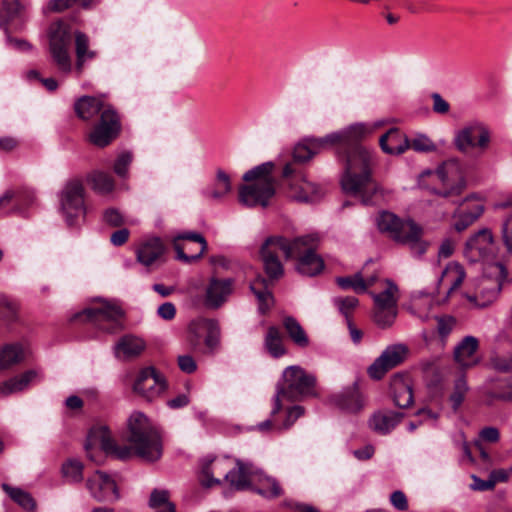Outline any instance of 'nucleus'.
I'll list each match as a JSON object with an SVG mask.
<instances>
[{
  "label": "nucleus",
  "mask_w": 512,
  "mask_h": 512,
  "mask_svg": "<svg viewBox=\"0 0 512 512\" xmlns=\"http://www.w3.org/2000/svg\"><path fill=\"white\" fill-rule=\"evenodd\" d=\"M423 175H435L443 183V188L434 192L444 198L459 196L465 188L461 165L455 159L443 162L435 171L426 170Z\"/></svg>",
  "instance_id": "6e6552de"
},
{
  "label": "nucleus",
  "mask_w": 512,
  "mask_h": 512,
  "mask_svg": "<svg viewBox=\"0 0 512 512\" xmlns=\"http://www.w3.org/2000/svg\"><path fill=\"white\" fill-rule=\"evenodd\" d=\"M41 380L42 375L38 370H27L20 375L14 376L0 383V396H7L22 392L28 389L31 385L39 383Z\"/></svg>",
  "instance_id": "5701e85b"
},
{
  "label": "nucleus",
  "mask_w": 512,
  "mask_h": 512,
  "mask_svg": "<svg viewBox=\"0 0 512 512\" xmlns=\"http://www.w3.org/2000/svg\"><path fill=\"white\" fill-rule=\"evenodd\" d=\"M230 177L223 171L218 170L215 183L207 187L203 194L210 199L220 200L231 191Z\"/></svg>",
  "instance_id": "e433bc0d"
},
{
  "label": "nucleus",
  "mask_w": 512,
  "mask_h": 512,
  "mask_svg": "<svg viewBox=\"0 0 512 512\" xmlns=\"http://www.w3.org/2000/svg\"><path fill=\"white\" fill-rule=\"evenodd\" d=\"M469 387L465 377L462 375L458 377L454 382V390L450 395V402L453 409L456 411L464 401L465 395Z\"/></svg>",
  "instance_id": "603ef678"
},
{
  "label": "nucleus",
  "mask_w": 512,
  "mask_h": 512,
  "mask_svg": "<svg viewBox=\"0 0 512 512\" xmlns=\"http://www.w3.org/2000/svg\"><path fill=\"white\" fill-rule=\"evenodd\" d=\"M408 355V347L397 343L387 346L379 357L368 367L370 378L380 380L391 369L400 365Z\"/></svg>",
  "instance_id": "ddd939ff"
},
{
  "label": "nucleus",
  "mask_w": 512,
  "mask_h": 512,
  "mask_svg": "<svg viewBox=\"0 0 512 512\" xmlns=\"http://www.w3.org/2000/svg\"><path fill=\"white\" fill-rule=\"evenodd\" d=\"M251 490L267 499L277 498L283 494V489L277 479L264 475L258 470Z\"/></svg>",
  "instance_id": "c756f323"
},
{
  "label": "nucleus",
  "mask_w": 512,
  "mask_h": 512,
  "mask_svg": "<svg viewBox=\"0 0 512 512\" xmlns=\"http://www.w3.org/2000/svg\"><path fill=\"white\" fill-rule=\"evenodd\" d=\"M103 221L111 227H120L125 223L124 216L116 208H108L103 213Z\"/></svg>",
  "instance_id": "e2e57ef3"
},
{
  "label": "nucleus",
  "mask_w": 512,
  "mask_h": 512,
  "mask_svg": "<svg viewBox=\"0 0 512 512\" xmlns=\"http://www.w3.org/2000/svg\"><path fill=\"white\" fill-rule=\"evenodd\" d=\"M131 162H132V154L130 152L121 153L117 157V159L114 163V166H113L114 172L119 177H126Z\"/></svg>",
  "instance_id": "680f3d73"
},
{
  "label": "nucleus",
  "mask_w": 512,
  "mask_h": 512,
  "mask_svg": "<svg viewBox=\"0 0 512 512\" xmlns=\"http://www.w3.org/2000/svg\"><path fill=\"white\" fill-rule=\"evenodd\" d=\"M256 472L257 469L251 463L237 460L236 468H229L226 474V481L231 489L236 491L251 489Z\"/></svg>",
  "instance_id": "4be33fe9"
},
{
  "label": "nucleus",
  "mask_w": 512,
  "mask_h": 512,
  "mask_svg": "<svg viewBox=\"0 0 512 512\" xmlns=\"http://www.w3.org/2000/svg\"><path fill=\"white\" fill-rule=\"evenodd\" d=\"M233 284L234 281L231 278H211L205 290V306L209 309L220 308L232 294Z\"/></svg>",
  "instance_id": "6ab92c4d"
},
{
  "label": "nucleus",
  "mask_w": 512,
  "mask_h": 512,
  "mask_svg": "<svg viewBox=\"0 0 512 512\" xmlns=\"http://www.w3.org/2000/svg\"><path fill=\"white\" fill-rule=\"evenodd\" d=\"M17 305L0 294V319L12 323L17 319Z\"/></svg>",
  "instance_id": "5fc2aeb1"
},
{
  "label": "nucleus",
  "mask_w": 512,
  "mask_h": 512,
  "mask_svg": "<svg viewBox=\"0 0 512 512\" xmlns=\"http://www.w3.org/2000/svg\"><path fill=\"white\" fill-rule=\"evenodd\" d=\"M283 177L289 179L291 197L297 201L314 202L323 195V190L317 184L308 181L294 163H287L284 166Z\"/></svg>",
  "instance_id": "9b49d317"
},
{
  "label": "nucleus",
  "mask_w": 512,
  "mask_h": 512,
  "mask_svg": "<svg viewBox=\"0 0 512 512\" xmlns=\"http://www.w3.org/2000/svg\"><path fill=\"white\" fill-rule=\"evenodd\" d=\"M329 403L342 412L356 414L365 406V399L355 382L329 397Z\"/></svg>",
  "instance_id": "dca6fc26"
},
{
  "label": "nucleus",
  "mask_w": 512,
  "mask_h": 512,
  "mask_svg": "<svg viewBox=\"0 0 512 512\" xmlns=\"http://www.w3.org/2000/svg\"><path fill=\"white\" fill-rule=\"evenodd\" d=\"M283 326L295 345L300 348H306L309 345V338L305 330L295 318L291 316L285 317Z\"/></svg>",
  "instance_id": "a19ab883"
},
{
  "label": "nucleus",
  "mask_w": 512,
  "mask_h": 512,
  "mask_svg": "<svg viewBox=\"0 0 512 512\" xmlns=\"http://www.w3.org/2000/svg\"><path fill=\"white\" fill-rule=\"evenodd\" d=\"M60 212L68 226H74L86 216L85 187L80 179L67 181L59 193Z\"/></svg>",
  "instance_id": "39448f33"
},
{
  "label": "nucleus",
  "mask_w": 512,
  "mask_h": 512,
  "mask_svg": "<svg viewBox=\"0 0 512 512\" xmlns=\"http://www.w3.org/2000/svg\"><path fill=\"white\" fill-rule=\"evenodd\" d=\"M406 230V234L399 243L407 244L415 257H421L428 248V242L422 240V228L414 223L413 225H406Z\"/></svg>",
  "instance_id": "473e14b6"
},
{
  "label": "nucleus",
  "mask_w": 512,
  "mask_h": 512,
  "mask_svg": "<svg viewBox=\"0 0 512 512\" xmlns=\"http://www.w3.org/2000/svg\"><path fill=\"white\" fill-rule=\"evenodd\" d=\"M164 253V245L160 238L153 237L144 241L137 250V260L144 266H150Z\"/></svg>",
  "instance_id": "7c9ffc66"
},
{
  "label": "nucleus",
  "mask_w": 512,
  "mask_h": 512,
  "mask_svg": "<svg viewBox=\"0 0 512 512\" xmlns=\"http://www.w3.org/2000/svg\"><path fill=\"white\" fill-rule=\"evenodd\" d=\"M501 233L507 251L512 254V213L504 220Z\"/></svg>",
  "instance_id": "0e129e2a"
},
{
  "label": "nucleus",
  "mask_w": 512,
  "mask_h": 512,
  "mask_svg": "<svg viewBox=\"0 0 512 512\" xmlns=\"http://www.w3.org/2000/svg\"><path fill=\"white\" fill-rule=\"evenodd\" d=\"M25 359V350L20 344H8L0 350V369H7Z\"/></svg>",
  "instance_id": "ea45409f"
},
{
  "label": "nucleus",
  "mask_w": 512,
  "mask_h": 512,
  "mask_svg": "<svg viewBox=\"0 0 512 512\" xmlns=\"http://www.w3.org/2000/svg\"><path fill=\"white\" fill-rule=\"evenodd\" d=\"M267 287V280L264 278H258L250 284V289L258 300V309L261 314H265L273 305V296Z\"/></svg>",
  "instance_id": "4c0bfd02"
},
{
  "label": "nucleus",
  "mask_w": 512,
  "mask_h": 512,
  "mask_svg": "<svg viewBox=\"0 0 512 512\" xmlns=\"http://www.w3.org/2000/svg\"><path fill=\"white\" fill-rule=\"evenodd\" d=\"M292 258L297 257V270L305 276H315L324 269L323 259L316 254L317 238L312 235L289 240Z\"/></svg>",
  "instance_id": "423d86ee"
},
{
  "label": "nucleus",
  "mask_w": 512,
  "mask_h": 512,
  "mask_svg": "<svg viewBox=\"0 0 512 512\" xmlns=\"http://www.w3.org/2000/svg\"><path fill=\"white\" fill-rule=\"evenodd\" d=\"M465 277L466 273L463 266L457 262H452L449 263L442 272L439 282L446 280L450 283V287L448 289V293L450 294L463 283Z\"/></svg>",
  "instance_id": "37998d69"
},
{
  "label": "nucleus",
  "mask_w": 512,
  "mask_h": 512,
  "mask_svg": "<svg viewBox=\"0 0 512 512\" xmlns=\"http://www.w3.org/2000/svg\"><path fill=\"white\" fill-rule=\"evenodd\" d=\"M283 383L277 386L276 394L273 398L272 415H276L282 409L281 401H301L308 397H315L316 376L307 372L298 365L288 366L282 373Z\"/></svg>",
  "instance_id": "7ed1b4c3"
},
{
  "label": "nucleus",
  "mask_w": 512,
  "mask_h": 512,
  "mask_svg": "<svg viewBox=\"0 0 512 512\" xmlns=\"http://www.w3.org/2000/svg\"><path fill=\"white\" fill-rule=\"evenodd\" d=\"M87 180L92 190L101 195L109 194L115 188L113 177L103 171H93L88 175Z\"/></svg>",
  "instance_id": "58836bf2"
},
{
  "label": "nucleus",
  "mask_w": 512,
  "mask_h": 512,
  "mask_svg": "<svg viewBox=\"0 0 512 512\" xmlns=\"http://www.w3.org/2000/svg\"><path fill=\"white\" fill-rule=\"evenodd\" d=\"M383 290L381 292H369L374 301V306L397 307L399 300L398 286L390 279L380 281Z\"/></svg>",
  "instance_id": "2f4dec72"
},
{
  "label": "nucleus",
  "mask_w": 512,
  "mask_h": 512,
  "mask_svg": "<svg viewBox=\"0 0 512 512\" xmlns=\"http://www.w3.org/2000/svg\"><path fill=\"white\" fill-rule=\"evenodd\" d=\"M412 220H401L395 214L383 211L377 217V226L381 232H386L389 236L399 242L406 234V225H413Z\"/></svg>",
  "instance_id": "a878e982"
},
{
  "label": "nucleus",
  "mask_w": 512,
  "mask_h": 512,
  "mask_svg": "<svg viewBox=\"0 0 512 512\" xmlns=\"http://www.w3.org/2000/svg\"><path fill=\"white\" fill-rule=\"evenodd\" d=\"M334 304L339 309L340 313L346 318L351 319V314L354 309L358 306L359 301L354 296L338 297L334 299Z\"/></svg>",
  "instance_id": "6e6d98bb"
},
{
  "label": "nucleus",
  "mask_w": 512,
  "mask_h": 512,
  "mask_svg": "<svg viewBox=\"0 0 512 512\" xmlns=\"http://www.w3.org/2000/svg\"><path fill=\"white\" fill-rule=\"evenodd\" d=\"M464 205L466 206L463 208V210L469 213V215L476 220L482 216L485 210L484 204L481 201L474 199L473 197H467L463 199L460 203V206Z\"/></svg>",
  "instance_id": "bf43d9fd"
},
{
  "label": "nucleus",
  "mask_w": 512,
  "mask_h": 512,
  "mask_svg": "<svg viewBox=\"0 0 512 512\" xmlns=\"http://www.w3.org/2000/svg\"><path fill=\"white\" fill-rule=\"evenodd\" d=\"M495 252V242L492 231L482 228L472 234L465 243L464 255L471 263L489 262Z\"/></svg>",
  "instance_id": "f8f14e48"
},
{
  "label": "nucleus",
  "mask_w": 512,
  "mask_h": 512,
  "mask_svg": "<svg viewBox=\"0 0 512 512\" xmlns=\"http://www.w3.org/2000/svg\"><path fill=\"white\" fill-rule=\"evenodd\" d=\"M433 303L434 298L430 294L419 292L412 297L409 310L422 321H427L430 318L429 311L433 307Z\"/></svg>",
  "instance_id": "c9c22d12"
},
{
  "label": "nucleus",
  "mask_w": 512,
  "mask_h": 512,
  "mask_svg": "<svg viewBox=\"0 0 512 512\" xmlns=\"http://www.w3.org/2000/svg\"><path fill=\"white\" fill-rule=\"evenodd\" d=\"M177 258L185 262L199 259L207 249L205 238L197 232H185L174 239Z\"/></svg>",
  "instance_id": "2eb2a0df"
},
{
  "label": "nucleus",
  "mask_w": 512,
  "mask_h": 512,
  "mask_svg": "<svg viewBox=\"0 0 512 512\" xmlns=\"http://www.w3.org/2000/svg\"><path fill=\"white\" fill-rule=\"evenodd\" d=\"M390 388L394 404L400 408H407L413 403L411 380L403 374H395L390 381Z\"/></svg>",
  "instance_id": "bb28decb"
},
{
  "label": "nucleus",
  "mask_w": 512,
  "mask_h": 512,
  "mask_svg": "<svg viewBox=\"0 0 512 512\" xmlns=\"http://www.w3.org/2000/svg\"><path fill=\"white\" fill-rule=\"evenodd\" d=\"M336 283L343 290L352 289L356 293L366 292V284L364 283V277L361 272H357L352 276L337 277Z\"/></svg>",
  "instance_id": "8fccbe9b"
},
{
  "label": "nucleus",
  "mask_w": 512,
  "mask_h": 512,
  "mask_svg": "<svg viewBox=\"0 0 512 512\" xmlns=\"http://www.w3.org/2000/svg\"><path fill=\"white\" fill-rule=\"evenodd\" d=\"M2 489L23 509L27 511H33L35 509V501L27 491L18 487H11L6 483L2 484Z\"/></svg>",
  "instance_id": "a18cd8bd"
},
{
  "label": "nucleus",
  "mask_w": 512,
  "mask_h": 512,
  "mask_svg": "<svg viewBox=\"0 0 512 512\" xmlns=\"http://www.w3.org/2000/svg\"><path fill=\"white\" fill-rule=\"evenodd\" d=\"M273 162L262 163L243 175V180L251 182L239 188V201L247 207H266L275 195V184L271 173Z\"/></svg>",
  "instance_id": "20e7f679"
},
{
  "label": "nucleus",
  "mask_w": 512,
  "mask_h": 512,
  "mask_svg": "<svg viewBox=\"0 0 512 512\" xmlns=\"http://www.w3.org/2000/svg\"><path fill=\"white\" fill-rule=\"evenodd\" d=\"M314 153L308 145L299 143L294 147L293 159L295 162H306L313 157Z\"/></svg>",
  "instance_id": "69168bd1"
},
{
  "label": "nucleus",
  "mask_w": 512,
  "mask_h": 512,
  "mask_svg": "<svg viewBox=\"0 0 512 512\" xmlns=\"http://www.w3.org/2000/svg\"><path fill=\"white\" fill-rule=\"evenodd\" d=\"M404 414L401 412L382 410L375 412L369 419V426L380 434L390 433L402 420Z\"/></svg>",
  "instance_id": "cd10ccee"
},
{
  "label": "nucleus",
  "mask_w": 512,
  "mask_h": 512,
  "mask_svg": "<svg viewBox=\"0 0 512 512\" xmlns=\"http://www.w3.org/2000/svg\"><path fill=\"white\" fill-rule=\"evenodd\" d=\"M202 325L207 330V334L204 340L205 345L211 352H213L219 346L220 343L219 325L215 320H205Z\"/></svg>",
  "instance_id": "3c124183"
},
{
  "label": "nucleus",
  "mask_w": 512,
  "mask_h": 512,
  "mask_svg": "<svg viewBox=\"0 0 512 512\" xmlns=\"http://www.w3.org/2000/svg\"><path fill=\"white\" fill-rule=\"evenodd\" d=\"M71 40V31L66 23L58 21L50 26L49 51L58 70L64 74H68L72 70L69 54Z\"/></svg>",
  "instance_id": "0eeeda50"
},
{
  "label": "nucleus",
  "mask_w": 512,
  "mask_h": 512,
  "mask_svg": "<svg viewBox=\"0 0 512 512\" xmlns=\"http://www.w3.org/2000/svg\"><path fill=\"white\" fill-rule=\"evenodd\" d=\"M279 253L286 259L292 258L289 240L283 237H270L261 247V259L266 275L270 280L280 278L283 273V265L279 260Z\"/></svg>",
  "instance_id": "1a4fd4ad"
},
{
  "label": "nucleus",
  "mask_w": 512,
  "mask_h": 512,
  "mask_svg": "<svg viewBox=\"0 0 512 512\" xmlns=\"http://www.w3.org/2000/svg\"><path fill=\"white\" fill-rule=\"evenodd\" d=\"M83 465L76 459H70L62 465L63 476L69 482H80L82 480Z\"/></svg>",
  "instance_id": "864d4df0"
},
{
  "label": "nucleus",
  "mask_w": 512,
  "mask_h": 512,
  "mask_svg": "<svg viewBox=\"0 0 512 512\" xmlns=\"http://www.w3.org/2000/svg\"><path fill=\"white\" fill-rule=\"evenodd\" d=\"M201 329V324H191L189 327L188 341L195 351H200L201 348V334L199 332Z\"/></svg>",
  "instance_id": "774afa93"
},
{
  "label": "nucleus",
  "mask_w": 512,
  "mask_h": 512,
  "mask_svg": "<svg viewBox=\"0 0 512 512\" xmlns=\"http://www.w3.org/2000/svg\"><path fill=\"white\" fill-rule=\"evenodd\" d=\"M119 135V130H90L88 141L96 147L103 148L109 145Z\"/></svg>",
  "instance_id": "09e8293b"
},
{
  "label": "nucleus",
  "mask_w": 512,
  "mask_h": 512,
  "mask_svg": "<svg viewBox=\"0 0 512 512\" xmlns=\"http://www.w3.org/2000/svg\"><path fill=\"white\" fill-rule=\"evenodd\" d=\"M435 320L437 323V332L442 338L447 337L456 324V319L450 315L435 316Z\"/></svg>",
  "instance_id": "052dcab7"
},
{
  "label": "nucleus",
  "mask_w": 512,
  "mask_h": 512,
  "mask_svg": "<svg viewBox=\"0 0 512 512\" xmlns=\"http://www.w3.org/2000/svg\"><path fill=\"white\" fill-rule=\"evenodd\" d=\"M490 141L488 130H459L455 136L456 147L467 154L483 151Z\"/></svg>",
  "instance_id": "aec40b11"
},
{
  "label": "nucleus",
  "mask_w": 512,
  "mask_h": 512,
  "mask_svg": "<svg viewBox=\"0 0 512 512\" xmlns=\"http://www.w3.org/2000/svg\"><path fill=\"white\" fill-rule=\"evenodd\" d=\"M453 219H454V224H453V228L457 231V232H463L464 230H466L468 227H470L475 221H477L476 219H474L473 217H471L469 215V213H467L466 211H464L463 209H458L456 210L453 215H452Z\"/></svg>",
  "instance_id": "13d9d810"
},
{
  "label": "nucleus",
  "mask_w": 512,
  "mask_h": 512,
  "mask_svg": "<svg viewBox=\"0 0 512 512\" xmlns=\"http://www.w3.org/2000/svg\"><path fill=\"white\" fill-rule=\"evenodd\" d=\"M230 468L229 458L205 457L200 462L199 481L202 486L210 488L219 485L223 476L226 480V474Z\"/></svg>",
  "instance_id": "a211bd4d"
},
{
  "label": "nucleus",
  "mask_w": 512,
  "mask_h": 512,
  "mask_svg": "<svg viewBox=\"0 0 512 512\" xmlns=\"http://www.w3.org/2000/svg\"><path fill=\"white\" fill-rule=\"evenodd\" d=\"M103 100L95 96H82L74 104V110L78 117L88 120L100 112Z\"/></svg>",
  "instance_id": "72a5a7b5"
},
{
  "label": "nucleus",
  "mask_w": 512,
  "mask_h": 512,
  "mask_svg": "<svg viewBox=\"0 0 512 512\" xmlns=\"http://www.w3.org/2000/svg\"><path fill=\"white\" fill-rule=\"evenodd\" d=\"M146 348L145 341L135 335L122 336L114 346V355L117 359L128 361L139 357Z\"/></svg>",
  "instance_id": "b1692460"
},
{
  "label": "nucleus",
  "mask_w": 512,
  "mask_h": 512,
  "mask_svg": "<svg viewBox=\"0 0 512 512\" xmlns=\"http://www.w3.org/2000/svg\"><path fill=\"white\" fill-rule=\"evenodd\" d=\"M383 152L391 155H399L405 152L410 144L408 137L401 130H387L379 139Z\"/></svg>",
  "instance_id": "c85d7f7f"
},
{
  "label": "nucleus",
  "mask_w": 512,
  "mask_h": 512,
  "mask_svg": "<svg viewBox=\"0 0 512 512\" xmlns=\"http://www.w3.org/2000/svg\"><path fill=\"white\" fill-rule=\"evenodd\" d=\"M479 348V341L476 337L465 336L455 347L453 351L454 361L461 368H470L478 363L475 354Z\"/></svg>",
  "instance_id": "393cba45"
},
{
  "label": "nucleus",
  "mask_w": 512,
  "mask_h": 512,
  "mask_svg": "<svg viewBox=\"0 0 512 512\" xmlns=\"http://www.w3.org/2000/svg\"><path fill=\"white\" fill-rule=\"evenodd\" d=\"M86 487L92 497L98 501L113 502L119 499L115 480L102 471H95L87 479Z\"/></svg>",
  "instance_id": "f3484780"
},
{
  "label": "nucleus",
  "mask_w": 512,
  "mask_h": 512,
  "mask_svg": "<svg viewBox=\"0 0 512 512\" xmlns=\"http://www.w3.org/2000/svg\"><path fill=\"white\" fill-rule=\"evenodd\" d=\"M304 414V408L299 405H295L291 408H289L286 412V416L283 422L276 423L275 422V429L277 430H286L289 429L294 422L301 417Z\"/></svg>",
  "instance_id": "4d7b16f0"
},
{
  "label": "nucleus",
  "mask_w": 512,
  "mask_h": 512,
  "mask_svg": "<svg viewBox=\"0 0 512 512\" xmlns=\"http://www.w3.org/2000/svg\"><path fill=\"white\" fill-rule=\"evenodd\" d=\"M126 439L130 446H118L107 426H95L89 431L85 443L87 456L96 461L93 455L96 447L121 460H127L134 454L145 461L154 462L162 456L161 436L147 416L140 411H134L129 416Z\"/></svg>",
  "instance_id": "f257e3e1"
},
{
  "label": "nucleus",
  "mask_w": 512,
  "mask_h": 512,
  "mask_svg": "<svg viewBox=\"0 0 512 512\" xmlns=\"http://www.w3.org/2000/svg\"><path fill=\"white\" fill-rule=\"evenodd\" d=\"M264 345L269 354L274 358H279L286 353V349L283 345V336L279 329L274 326L268 328Z\"/></svg>",
  "instance_id": "79ce46f5"
},
{
  "label": "nucleus",
  "mask_w": 512,
  "mask_h": 512,
  "mask_svg": "<svg viewBox=\"0 0 512 512\" xmlns=\"http://www.w3.org/2000/svg\"><path fill=\"white\" fill-rule=\"evenodd\" d=\"M79 316L93 322L98 329L113 334L122 329L124 311L115 303L105 302L99 308L85 309Z\"/></svg>",
  "instance_id": "9d476101"
},
{
  "label": "nucleus",
  "mask_w": 512,
  "mask_h": 512,
  "mask_svg": "<svg viewBox=\"0 0 512 512\" xmlns=\"http://www.w3.org/2000/svg\"><path fill=\"white\" fill-rule=\"evenodd\" d=\"M359 130H338L314 139L313 144L321 148H334L338 154L345 155V173L341 179L344 192L361 194L369 185L371 167L374 164L372 153L360 143Z\"/></svg>",
  "instance_id": "f03ea898"
},
{
  "label": "nucleus",
  "mask_w": 512,
  "mask_h": 512,
  "mask_svg": "<svg viewBox=\"0 0 512 512\" xmlns=\"http://www.w3.org/2000/svg\"><path fill=\"white\" fill-rule=\"evenodd\" d=\"M166 388L164 376L153 367L142 369L133 385V391L148 401L159 397Z\"/></svg>",
  "instance_id": "4468645a"
},
{
  "label": "nucleus",
  "mask_w": 512,
  "mask_h": 512,
  "mask_svg": "<svg viewBox=\"0 0 512 512\" xmlns=\"http://www.w3.org/2000/svg\"><path fill=\"white\" fill-rule=\"evenodd\" d=\"M76 70L81 73L84 63L96 57V52L89 49V38L86 34L75 33Z\"/></svg>",
  "instance_id": "f704fd0d"
},
{
  "label": "nucleus",
  "mask_w": 512,
  "mask_h": 512,
  "mask_svg": "<svg viewBox=\"0 0 512 512\" xmlns=\"http://www.w3.org/2000/svg\"><path fill=\"white\" fill-rule=\"evenodd\" d=\"M489 268L492 270L491 272H487L488 278H494L495 282L492 286L488 285L489 280H484L483 289L486 290L484 299L478 300L477 296H469V300L474 302L478 307H485L488 304L492 303L498 296L500 292V284L501 281L504 280L507 276V271L505 266L501 262H493L489 264Z\"/></svg>",
  "instance_id": "412c9836"
},
{
  "label": "nucleus",
  "mask_w": 512,
  "mask_h": 512,
  "mask_svg": "<svg viewBox=\"0 0 512 512\" xmlns=\"http://www.w3.org/2000/svg\"><path fill=\"white\" fill-rule=\"evenodd\" d=\"M432 110L437 114H447L450 110V104L437 92L431 94Z\"/></svg>",
  "instance_id": "338daca9"
},
{
  "label": "nucleus",
  "mask_w": 512,
  "mask_h": 512,
  "mask_svg": "<svg viewBox=\"0 0 512 512\" xmlns=\"http://www.w3.org/2000/svg\"><path fill=\"white\" fill-rule=\"evenodd\" d=\"M23 9L20 0H0V27L7 29V25L20 16Z\"/></svg>",
  "instance_id": "c03bdc74"
},
{
  "label": "nucleus",
  "mask_w": 512,
  "mask_h": 512,
  "mask_svg": "<svg viewBox=\"0 0 512 512\" xmlns=\"http://www.w3.org/2000/svg\"><path fill=\"white\" fill-rule=\"evenodd\" d=\"M397 317V307L374 306L373 320L377 326L388 328Z\"/></svg>",
  "instance_id": "49530a36"
},
{
  "label": "nucleus",
  "mask_w": 512,
  "mask_h": 512,
  "mask_svg": "<svg viewBox=\"0 0 512 512\" xmlns=\"http://www.w3.org/2000/svg\"><path fill=\"white\" fill-rule=\"evenodd\" d=\"M121 115L110 104H103L100 110V124L97 128H120Z\"/></svg>",
  "instance_id": "de8ad7c7"
}]
</instances>
